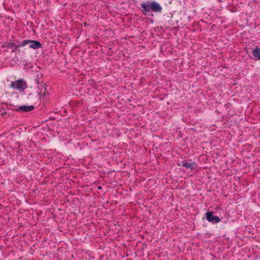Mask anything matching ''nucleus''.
I'll return each mask as SVG.
<instances>
[{"instance_id":"1","label":"nucleus","mask_w":260,"mask_h":260,"mask_svg":"<svg viewBox=\"0 0 260 260\" xmlns=\"http://www.w3.org/2000/svg\"><path fill=\"white\" fill-rule=\"evenodd\" d=\"M16 42L18 44L15 46L16 49L17 48L23 47L26 45H28L29 48H32L34 49H37L40 48L42 47V44L40 42L36 40H24L20 43L17 41Z\"/></svg>"},{"instance_id":"2","label":"nucleus","mask_w":260,"mask_h":260,"mask_svg":"<svg viewBox=\"0 0 260 260\" xmlns=\"http://www.w3.org/2000/svg\"><path fill=\"white\" fill-rule=\"evenodd\" d=\"M11 87L20 92L23 91L27 88L26 82L23 79L13 81L11 84Z\"/></svg>"},{"instance_id":"3","label":"nucleus","mask_w":260,"mask_h":260,"mask_svg":"<svg viewBox=\"0 0 260 260\" xmlns=\"http://www.w3.org/2000/svg\"><path fill=\"white\" fill-rule=\"evenodd\" d=\"M206 219L213 224L217 223L220 221V218L218 216L214 215L212 211H208L206 213Z\"/></svg>"},{"instance_id":"4","label":"nucleus","mask_w":260,"mask_h":260,"mask_svg":"<svg viewBox=\"0 0 260 260\" xmlns=\"http://www.w3.org/2000/svg\"><path fill=\"white\" fill-rule=\"evenodd\" d=\"M150 7V2H147L146 3H142L139 9L144 15H149L151 10Z\"/></svg>"},{"instance_id":"5","label":"nucleus","mask_w":260,"mask_h":260,"mask_svg":"<svg viewBox=\"0 0 260 260\" xmlns=\"http://www.w3.org/2000/svg\"><path fill=\"white\" fill-rule=\"evenodd\" d=\"M178 166H182L186 169L193 170L197 166V164L194 162H188L187 160H184L181 162V164H178Z\"/></svg>"},{"instance_id":"6","label":"nucleus","mask_w":260,"mask_h":260,"mask_svg":"<svg viewBox=\"0 0 260 260\" xmlns=\"http://www.w3.org/2000/svg\"><path fill=\"white\" fill-rule=\"evenodd\" d=\"M151 10L154 12H160L162 11L161 6L157 3L153 1L150 2Z\"/></svg>"},{"instance_id":"7","label":"nucleus","mask_w":260,"mask_h":260,"mask_svg":"<svg viewBox=\"0 0 260 260\" xmlns=\"http://www.w3.org/2000/svg\"><path fill=\"white\" fill-rule=\"evenodd\" d=\"M34 109V106H22L16 109V111L20 112H29Z\"/></svg>"},{"instance_id":"8","label":"nucleus","mask_w":260,"mask_h":260,"mask_svg":"<svg viewBox=\"0 0 260 260\" xmlns=\"http://www.w3.org/2000/svg\"><path fill=\"white\" fill-rule=\"evenodd\" d=\"M252 54L256 60H260V48L256 46L255 48L252 50Z\"/></svg>"},{"instance_id":"9","label":"nucleus","mask_w":260,"mask_h":260,"mask_svg":"<svg viewBox=\"0 0 260 260\" xmlns=\"http://www.w3.org/2000/svg\"><path fill=\"white\" fill-rule=\"evenodd\" d=\"M17 46L15 43L11 42H5L4 45L2 46L3 48L6 47L7 48H12L14 46Z\"/></svg>"},{"instance_id":"10","label":"nucleus","mask_w":260,"mask_h":260,"mask_svg":"<svg viewBox=\"0 0 260 260\" xmlns=\"http://www.w3.org/2000/svg\"><path fill=\"white\" fill-rule=\"evenodd\" d=\"M0 114L2 116H5L7 114L5 109L2 108L0 109Z\"/></svg>"},{"instance_id":"11","label":"nucleus","mask_w":260,"mask_h":260,"mask_svg":"<svg viewBox=\"0 0 260 260\" xmlns=\"http://www.w3.org/2000/svg\"><path fill=\"white\" fill-rule=\"evenodd\" d=\"M48 94V92H46L45 91H44V93H43V95L44 96H46V95H47Z\"/></svg>"},{"instance_id":"12","label":"nucleus","mask_w":260,"mask_h":260,"mask_svg":"<svg viewBox=\"0 0 260 260\" xmlns=\"http://www.w3.org/2000/svg\"><path fill=\"white\" fill-rule=\"evenodd\" d=\"M14 49H13V50H12V51H13V52H14L15 50H17V49L18 48H17V49H16V48H15V46H14Z\"/></svg>"},{"instance_id":"13","label":"nucleus","mask_w":260,"mask_h":260,"mask_svg":"<svg viewBox=\"0 0 260 260\" xmlns=\"http://www.w3.org/2000/svg\"><path fill=\"white\" fill-rule=\"evenodd\" d=\"M102 188V187L101 186H99L98 187V189H101Z\"/></svg>"},{"instance_id":"14","label":"nucleus","mask_w":260,"mask_h":260,"mask_svg":"<svg viewBox=\"0 0 260 260\" xmlns=\"http://www.w3.org/2000/svg\"><path fill=\"white\" fill-rule=\"evenodd\" d=\"M109 50H111V48H109Z\"/></svg>"}]
</instances>
